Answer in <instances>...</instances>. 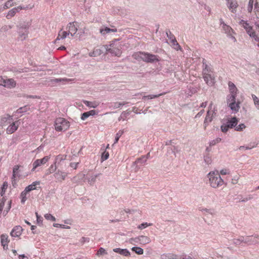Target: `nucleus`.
Listing matches in <instances>:
<instances>
[{
	"instance_id": "nucleus-45",
	"label": "nucleus",
	"mask_w": 259,
	"mask_h": 259,
	"mask_svg": "<svg viewBox=\"0 0 259 259\" xmlns=\"http://www.w3.org/2000/svg\"><path fill=\"white\" fill-rule=\"evenodd\" d=\"M240 24L244 27V28L246 30L251 26L249 25V24L247 22V21L241 20L240 22Z\"/></svg>"
},
{
	"instance_id": "nucleus-4",
	"label": "nucleus",
	"mask_w": 259,
	"mask_h": 259,
	"mask_svg": "<svg viewBox=\"0 0 259 259\" xmlns=\"http://www.w3.org/2000/svg\"><path fill=\"white\" fill-rule=\"evenodd\" d=\"M34 7V5H28L26 6L20 5L16 7L13 8L8 11L6 17L8 19H10L13 17L17 13H19L22 10L32 9Z\"/></svg>"
},
{
	"instance_id": "nucleus-33",
	"label": "nucleus",
	"mask_w": 259,
	"mask_h": 259,
	"mask_svg": "<svg viewBox=\"0 0 259 259\" xmlns=\"http://www.w3.org/2000/svg\"><path fill=\"white\" fill-rule=\"evenodd\" d=\"M246 32L250 37L253 38L256 41L259 40L258 37L256 35L251 27L246 30Z\"/></svg>"
},
{
	"instance_id": "nucleus-26",
	"label": "nucleus",
	"mask_w": 259,
	"mask_h": 259,
	"mask_svg": "<svg viewBox=\"0 0 259 259\" xmlns=\"http://www.w3.org/2000/svg\"><path fill=\"white\" fill-rule=\"evenodd\" d=\"M101 174L99 173L96 175H92L91 176H89L87 178V180L88 181V182L90 184V185H93L96 181V179L99 177Z\"/></svg>"
},
{
	"instance_id": "nucleus-41",
	"label": "nucleus",
	"mask_w": 259,
	"mask_h": 259,
	"mask_svg": "<svg viewBox=\"0 0 259 259\" xmlns=\"http://www.w3.org/2000/svg\"><path fill=\"white\" fill-rule=\"evenodd\" d=\"M251 96L256 108L259 110V98L255 95H252Z\"/></svg>"
},
{
	"instance_id": "nucleus-16",
	"label": "nucleus",
	"mask_w": 259,
	"mask_h": 259,
	"mask_svg": "<svg viewBox=\"0 0 259 259\" xmlns=\"http://www.w3.org/2000/svg\"><path fill=\"white\" fill-rule=\"evenodd\" d=\"M220 21L221 24L223 25L222 27L225 33H227L229 36H231L232 38L234 39L235 40H236L235 38L231 35V33L233 31L232 28L230 26L226 25L223 21L222 19H221Z\"/></svg>"
},
{
	"instance_id": "nucleus-37",
	"label": "nucleus",
	"mask_w": 259,
	"mask_h": 259,
	"mask_svg": "<svg viewBox=\"0 0 259 259\" xmlns=\"http://www.w3.org/2000/svg\"><path fill=\"white\" fill-rule=\"evenodd\" d=\"M21 167L20 165H16L13 167V177L15 178L16 177H20L19 172L20 171L19 168Z\"/></svg>"
},
{
	"instance_id": "nucleus-52",
	"label": "nucleus",
	"mask_w": 259,
	"mask_h": 259,
	"mask_svg": "<svg viewBox=\"0 0 259 259\" xmlns=\"http://www.w3.org/2000/svg\"><path fill=\"white\" fill-rule=\"evenodd\" d=\"M152 225L151 223H143L142 224L139 225L138 227V229L142 230L147 228V227L151 226Z\"/></svg>"
},
{
	"instance_id": "nucleus-46",
	"label": "nucleus",
	"mask_w": 259,
	"mask_h": 259,
	"mask_svg": "<svg viewBox=\"0 0 259 259\" xmlns=\"http://www.w3.org/2000/svg\"><path fill=\"white\" fill-rule=\"evenodd\" d=\"M15 5V4L14 3L11 2L8 0L5 4L3 8L4 9H7L8 8H10V7L14 6Z\"/></svg>"
},
{
	"instance_id": "nucleus-32",
	"label": "nucleus",
	"mask_w": 259,
	"mask_h": 259,
	"mask_svg": "<svg viewBox=\"0 0 259 259\" xmlns=\"http://www.w3.org/2000/svg\"><path fill=\"white\" fill-rule=\"evenodd\" d=\"M69 34V33H68V32L65 31H62V30H61L59 32L58 35L56 40L64 39Z\"/></svg>"
},
{
	"instance_id": "nucleus-13",
	"label": "nucleus",
	"mask_w": 259,
	"mask_h": 259,
	"mask_svg": "<svg viewBox=\"0 0 259 259\" xmlns=\"http://www.w3.org/2000/svg\"><path fill=\"white\" fill-rule=\"evenodd\" d=\"M75 22L69 23L67 26V29L68 30V33L71 34V36H73L77 31V27L74 24Z\"/></svg>"
},
{
	"instance_id": "nucleus-36",
	"label": "nucleus",
	"mask_w": 259,
	"mask_h": 259,
	"mask_svg": "<svg viewBox=\"0 0 259 259\" xmlns=\"http://www.w3.org/2000/svg\"><path fill=\"white\" fill-rule=\"evenodd\" d=\"M161 259H176V255L171 253H164L161 255Z\"/></svg>"
},
{
	"instance_id": "nucleus-14",
	"label": "nucleus",
	"mask_w": 259,
	"mask_h": 259,
	"mask_svg": "<svg viewBox=\"0 0 259 259\" xmlns=\"http://www.w3.org/2000/svg\"><path fill=\"white\" fill-rule=\"evenodd\" d=\"M203 78L206 83L209 86H212L214 83V78L210 74L203 75Z\"/></svg>"
},
{
	"instance_id": "nucleus-49",
	"label": "nucleus",
	"mask_w": 259,
	"mask_h": 259,
	"mask_svg": "<svg viewBox=\"0 0 259 259\" xmlns=\"http://www.w3.org/2000/svg\"><path fill=\"white\" fill-rule=\"evenodd\" d=\"M254 0H249L247 7V11L249 13H251L253 9V6L254 4Z\"/></svg>"
},
{
	"instance_id": "nucleus-56",
	"label": "nucleus",
	"mask_w": 259,
	"mask_h": 259,
	"mask_svg": "<svg viewBox=\"0 0 259 259\" xmlns=\"http://www.w3.org/2000/svg\"><path fill=\"white\" fill-rule=\"evenodd\" d=\"M126 103L125 102H116L114 103L113 107L114 109L119 108H120L122 106L124 105Z\"/></svg>"
},
{
	"instance_id": "nucleus-30",
	"label": "nucleus",
	"mask_w": 259,
	"mask_h": 259,
	"mask_svg": "<svg viewBox=\"0 0 259 259\" xmlns=\"http://www.w3.org/2000/svg\"><path fill=\"white\" fill-rule=\"evenodd\" d=\"M226 123L228 124L230 128H232L236 127L238 123V120L236 117H234L232 118L230 120H229Z\"/></svg>"
},
{
	"instance_id": "nucleus-23",
	"label": "nucleus",
	"mask_w": 259,
	"mask_h": 259,
	"mask_svg": "<svg viewBox=\"0 0 259 259\" xmlns=\"http://www.w3.org/2000/svg\"><path fill=\"white\" fill-rule=\"evenodd\" d=\"M54 176L58 181H62L65 180L67 176V173L61 170H58L54 174Z\"/></svg>"
},
{
	"instance_id": "nucleus-28",
	"label": "nucleus",
	"mask_w": 259,
	"mask_h": 259,
	"mask_svg": "<svg viewBox=\"0 0 259 259\" xmlns=\"http://www.w3.org/2000/svg\"><path fill=\"white\" fill-rule=\"evenodd\" d=\"M39 184L40 182L39 181L34 182L31 184L27 186L24 190L28 193L32 190H35L36 186L39 185Z\"/></svg>"
},
{
	"instance_id": "nucleus-17",
	"label": "nucleus",
	"mask_w": 259,
	"mask_h": 259,
	"mask_svg": "<svg viewBox=\"0 0 259 259\" xmlns=\"http://www.w3.org/2000/svg\"><path fill=\"white\" fill-rule=\"evenodd\" d=\"M22 228L20 226L15 227L11 232V235L12 237H19L21 235Z\"/></svg>"
},
{
	"instance_id": "nucleus-2",
	"label": "nucleus",
	"mask_w": 259,
	"mask_h": 259,
	"mask_svg": "<svg viewBox=\"0 0 259 259\" xmlns=\"http://www.w3.org/2000/svg\"><path fill=\"white\" fill-rule=\"evenodd\" d=\"M106 53H110L112 55L119 57L121 54V47L117 41L112 42L109 45L103 46Z\"/></svg>"
},
{
	"instance_id": "nucleus-50",
	"label": "nucleus",
	"mask_w": 259,
	"mask_h": 259,
	"mask_svg": "<svg viewBox=\"0 0 259 259\" xmlns=\"http://www.w3.org/2000/svg\"><path fill=\"white\" fill-rule=\"evenodd\" d=\"M162 95H163V94H160L158 95H148V96H143V99H152L159 97V96H160Z\"/></svg>"
},
{
	"instance_id": "nucleus-6",
	"label": "nucleus",
	"mask_w": 259,
	"mask_h": 259,
	"mask_svg": "<svg viewBox=\"0 0 259 259\" xmlns=\"http://www.w3.org/2000/svg\"><path fill=\"white\" fill-rule=\"evenodd\" d=\"M50 158V157L49 156H45L42 159H36V160H35L32 163L33 167L31 169V171H35L36 169L38 167L40 166L41 165H44L45 163H46L49 161Z\"/></svg>"
},
{
	"instance_id": "nucleus-43",
	"label": "nucleus",
	"mask_w": 259,
	"mask_h": 259,
	"mask_svg": "<svg viewBox=\"0 0 259 259\" xmlns=\"http://www.w3.org/2000/svg\"><path fill=\"white\" fill-rule=\"evenodd\" d=\"M30 26L28 24H20L17 26V28L18 30H25V31H27Z\"/></svg>"
},
{
	"instance_id": "nucleus-27",
	"label": "nucleus",
	"mask_w": 259,
	"mask_h": 259,
	"mask_svg": "<svg viewBox=\"0 0 259 259\" xmlns=\"http://www.w3.org/2000/svg\"><path fill=\"white\" fill-rule=\"evenodd\" d=\"M1 244L3 246L4 249L5 247L8 248V243L9 242L8 241V236L6 234H2L1 236Z\"/></svg>"
},
{
	"instance_id": "nucleus-34",
	"label": "nucleus",
	"mask_w": 259,
	"mask_h": 259,
	"mask_svg": "<svg viewBox=\"0 0 259 259\" xmlns=\"http://www.w3.org/2000/svg\"><path fill=\"white\" fill-rule=\"evenodd\" d=\"M144 54H145V52H137V53H134L133 55V57L137 60H143Z\"/></svg>"
},
{
	"instance_id": "nucleus-24",
	"label": "nucleus",
	"mask_w": 259,
	"mask_h": 259,
	"mask_svg": "<svg viewBox=\"0 0 259 259\" xmlns=\"http://www.w3.org/2000/svg\"><path fill=\"white\" fill-rule=\"evenodd\" d=\"M64 159H65V158H63V156L58 155L56 158V161L55 162V164H57L58 165L60 164V163L61 162V161H63ZM56 168H57V166H56V165H55L54 169H53L52 170V171L49 170V169H48L47 174L48 175V174L53 173V172H54L56 170Z\"/></svg>"
},
{
	"instance_id": "nucleus-35",
	"label": "nucleus",
	"mask_w": 259,
	"mask_h": 259,
	"mask_svg": "<svg viewBox=\"0 0 259 259\" xmlns=\"http://www.w3.org/2000/svg\"><path fill=\"white\" fill-rule=\"evenodd\" d=\"M233 242L236 245H241L244 243V236H240L238 238H234L233 240Z\"/></svg>"
},
{
	"instance_id": "nucleus-12",
	"label": "nucleus",
	"mask_w": 259,
	"mask_h": 259,
	"mask_svg": "<svg viewBox=\"0 0 259 259\" xmlns=\"http://www.w3.org/2000/svg\"><path fill=\"white\" fill-rule=\"evenodd\" d=\"M135 241L136 242H139L141 244L145 245L149 243L151 241V240L149 237L147 236H140L135 238Z\"/></svg>"
},
{
	"instance_id": "nucleus-21",
	"label": "nucleus",
	"mask_w": 259,
	"mask_h": 259,
	"mask_svg": "<svg viewBox=\"0 0 259 259\" xmlns=\"http://www.w3.org/2000/svg\"><path fill=\"white\" fill-rule=\"evenodd\" d=\"M113 251L118 253L125 256H129L131 255L130 251L127 249H121L120 248H116L113 249Z\"/></svg>"
},
{
	"instance_id": "nucleus-40",
	"label": "nucleus",
	"mask_w": 259,
	"mask_h": 259,
	"mask_svg": "<svg viewBox=\"0 0 259 259\" xmlns=\"http://www.w3.org/2000/svg\"><path fill=\"white\" fill-rule=\"evenodd\" d=\"M171 42L174 46H175V49L177 50H178L180 49V46L178 43L174 35H171Z\"/></svg>"
},
{
	"instance_id": "nucleus-38",
	"label": "nucleus",
	"mask_w": 259,
	"mask_h": 259,
	"mask_svg": "<svg viewBox=\"0 0 259 259\" xmlns=\"http://www.w3.org/2000/svg\"><path fill=\"white\" fill-rule=\"evenodd\" d=\"M236 94H231L228 96L227 99V103L229 105L231 103H234L236 101Z\"/></svg>"
},
{
	"instance_id": "nucleus-7",
	"label": "nucleus",
	"mask_w": 259,
	"mask_h": 259,
	"mask_svg": "<svg viewBox=\"0 0 259 259\" xmlns=\"http://www.w3.org/2000/svg\"><path fill=\"white\" fill-rule=\"evenodd\" d=\"M259 238V235L255 234L252 236H246L244 237V244L247 245L255 244L258 243L257 239Z\"/></svg>"
},
{
	"instance_id": "nucleus-57",
	"label": "nucleus",
	"mask_w": 259,
	"mask_h": 259,
	"mask_svg": "<svg viewBox=\"0 0 259 259\" xmlns=\"http://www.w3.org/2000/svg\"><path fill=\"white\" fill-rule=\"evenodd\" d=\"M229 126L228 125V124H227V123L226 124H223V125H221V131L224 132V133H226L228 131V129L229 128Z\"/></svg>"
},
{
	"instance_id": "nucleus-48",
	"label": "nucleus",
	"mask_w": 259,
	"mask_h": 259,
	"mask_svg": "<svg viewBox=\"0 0 259 259\" xmlns=\"http://www.w3.org/2000/svg\"><path fill=\"white\" fill-rule=\"evenodd\" d=\"M123 131L122 130H120L118 131V132L116 134L114 144L117 143L120 138V137L121 136V135L123 134Z\"/></svg>"
},
{
	"instance_id": "nucleus-18",
	"label": "nucleus",
	"mask_w": 259,
	"mask_h": 259,
	"mask_svg": "<svg viewBox=\"0 0 259 259\" xmlns=\"http://www.w3.org/2000/svg\"><path fill=\"white\" fill-rule=\"evenodd\" d=\"M74 80H75V79H74V78H54V79H51V82L52 83L62 82L63 84H66V82H68L69 81H73Z\"/></svg>"
},
{
	"instance_id": "nucleus-64",
	"label": "nucleus",
	"mask_w": 259,
	"mask_h": 259,
	"mask_svg": "<svg viewBox=\"0 0 259 259\" xmlns=\"http://www.w3.org/2000/svg\"><path fill=\"white\" fill-rule=\"evenodd\" d=\"M109 157V153L106 152H104L103 153L101 157V159L102 161H104L106 159H107Z\"/></svg>"
},
{
	"instance_id": "nucleus-8",
	"label": "nucleus",
	"mask_w": 259,
	"mask_h": 259,
	"mask_svg": "<svg viewBox=\"0 0 259 259\" xmlns=\"http://www.w3.org/2000/svg\"><path fill=\"white\" fill-rule=\"evenodd\" d=\"M158 57L148 53H145L143 61L147 63H153L159 61Z\"/></svg>"
},
{
	"instance_id": "nucleus-5",
	"label": "nucleus",
	"mask_w": 259,
	"mask_h": 259,
	"mask_svg": "<svg viewBox=\"0 0 259 259\" xmlns=\"http://www.w3.org/2000/svg\"><path fill=\"white\" fill-rule=\"evenodd\" d=\"M216 111L217 110L214 108L213 110L208 109L207 111L206 116L203 123V126L205 129L208 125L209 123L211 122L213 117L215 116Z\"/></svg>"
},
{
	"instance_id": "nucleus-11",
	"label": "nucleus",
	"mask_w": 259,
	"mask_h": 259,
	"mask_svg": "<svg viewBox=\"0 0 259 259\" xmlns=\"http://www.w3.org/2000/svg\"><path fill=\"white\" fill-rule=\"evenodd\" d=\"M16 86V82L13 78L5 79L3 87L8 89H13Z\"/></svg>"
},
{
	"instance_id": "nucleus-55",
	"label": "nucleus",
	"mask_w": 259,
	"mask_h": 259,
	"mask_svg": "<svg viewBox=\"0 0 259 259\" xmlns=\"http://www.w3.org/2000/svg\"><path fill=\"white\" fill-rule=\"evenodd\" d=\"M245 127L246 126L244 123H241L238 126H236L235 130L237 131H242Z\"/></svg>"
},
{
	"instance_id": "nucleus-62",
	"label": "nucleus",
	"mask_w": 259,
	"mask_h": 259,
	"mask_svg": "<svg viewBox=\"0 0 259 259\" xmlns=\"http://www.w3.org/2000/svg\"><path fill=\"white\" fill-rule=\"evenodd\" d=\"M104 254H107L106 250L102 247L99 248V250L97 252L98 255H101Z\"/></svg>"
},
{
	"instance_id": "nucleus-44",
	"label": "nucleus",
	"mask_w": 259,
	"mask_h": 259,
	"mask_svg": "<svg viewBox=\"0 0 259 259\" xmlns=\"http://www.w3.org/2000/svg\"><path fill=\"white\" fill-rule=\"evenodd\" d=\"M27 31L23 32L22 30H19V37L22 39H25L27 36Z\"/></svg>"
},
{
	"instance_id": "nucleus-47",
	"label": "nucleus",
	"mask_w": 259,
	"mask_h": 259,
	"mask_svg": "<svg viewBox=\"0 0 259 259\" xmlns=\"http://www.w3.org/2000/svg\"><path fill=\"white\" fill-rule=\"evenodd\" d=\"M13 27V25H4L1 28V31L3 32H6Z\"/></svg>"
},
{
	"instance_id": "nucleus-42",
	"label": "nucleus",
	"mask_w": 259,
	"mask_h": 259,
	"mask_svg": "<svg viewBox=\"0 0 259 259\" xmlns=\"http://www.w3.org/2000/svg\"><path fill=\"white\" fill-rule=\"evenodd\" d=\"M132 250L133 251H135L137 254H139V255L143 254L144 253L143 249L140 247H137V246L133 247L132 248Z\"/></svg>"
},
{
	"instance_id": "nucleus-25",
	"label": "nucleus",
	"mask_w": 259,
	"mask_h": 259,
	"mask_svg": "<svg viewBox=\"0 0 259 259\" xmlns=\"http://www.w3.org/2000/svg\"><path fill=\"white\" fill-rule=\"evenodd\" d=\"M240 102L239 101L235 102L234 103H231L230 104V105H229V107L233 112L236 113L240 109Z\"/></svg>"
},
{
	"instance_id": "nucleus-54",
	"label": "nucleus",
	"mask_w": 259,
	"mask_h": 259,
	"mask_svg": "<svg viewBox=\"0 0 259 259\" xmlns=\"http://www.w3.org/2000/svg\"><path fill=\"white\" fill-rule=\"evenodd\" d=\"M27 192L25 190L22 191L21 193V202L22 203H24L25 201L26 200V194Z\"/></svg>"
},
{
	"instance_id": "nucleus-15",
	"label": "nucleus",
	"mask_w": 259,
	"mask_h": 259,
	"mask_svg": "<svg viewBox=\"0 0 259 259\" xmlns=\"http://www.w3.org/2000/svg\"><path fill=\"white\" fill-rule=\"evenodd\" d=\"M19 126L18 121L13 122L7 128V133L12 134L17 130Z\"/></svg>"
},
{
	"instance_id": "nucleus-60",
	"label": "nucleus",
	"mask_w": 259,
	"mask_h": 259,
	"mask_svg": "<svg viewBox=\"0 0 259 259\" xmlns=\"http://www.w3.org/2000/svg\"><path fill=\"white\" fill-rule=\"evenodd\" d=\"M7 187H8L7 183L4 182L3 185V187L2 188V192H1V196H3L4 195V194L5 193V190L7 188Z\"/></svg>"
},
{
	"instance_id": "nucleus-10",
	"label": "nucleus",
	"mask_w": 259,
	"mask_h": 259,
	"mask_svg": "<svg viewBox=\"0 0 259 259\" xmlns=\"http://www.w3.org/2000/svg\"><path fill=\"white\" fill-rule=\"evenodd\" d=\"M202 68L203 75L209 74L212 72L211 66L207 64V62L205 59H203L202 60Z\"/></svg>"
},
{
	"instance_id": "nucleus-39",
	"label": "nucleus",
	"mask_w": 259,
	"mask_h": 259,
	"mask_svg": "<svg viewBox=\"0 0 259 259\" xmlns=\"http://www.w3.org/2000/svg\"><path fill=\"white\" fill-rule=\"evenodd\" d=\"M228 85H229V90H230L231 93V94H236V92L237 91V88H236V86L235 85V84L233 82L230 81V82H229Z\"/></svg>"
},
{
	"instance_id": "nucleus-19",
	"label": "nucleus",
	"mask_w": 259,
	"mask_h": 259,
	"mask_svg": "<svg viewBox=\"0 0 259 259\" xmlns=\"http://www.w3.org/2000/svg\"><path fill=\"white\" fill-rule=\"evenodd\" d=\"M117 32V29L116 28H115L114 26H112V28H110L107 27H105L104 28H102L100 29V32L103 35H104L106 34L110 33L111 32Z\"/></svg>"
},
{
	"instance_id": "nucleus-22",
	"label": "nucleus",
	"mask_w": 259,
	"mask_h": 259,
	"mask_svg": "<svg viewBox=\"0 0 259 259\" xmlns=\"http://www.w3.org/2000/svg\"><path fill=\"white\" fill-rule=\"evenodd\" d=\"M29 105H25L23 107H20L16 111L14 112V115L23 114L25 113L27 111L30 110Z\"/></svg>"
},
{
	"instance_id": "nucleus-59",
	"label": "nucleus",
	"mask_w": 259,
	"mask_h": 259,
	"mask_svg": "<svg viewBox=\"0 0 259 259\" xmlns=\"http://www.w3.org/2000/svg\"><path fill=\"white\" fill-rule=\"evenodd\" d=\"M254 11L256 17L259 18V5L257 3L254 5Z\"/></svg>"
},
{
	"instance_id": "nucleus-61",
	"label": "nucleus",
	"mask_w": 259,
	"mask_h": 259,
	"mask_svg": "<svg viewBox=\"0 0 259 259\" xmlns=\"http://www.w3.org/2000/svg\"><path fill=\"white\" fill-rule=\"evenodd\" d=\"M204 160L205 162L207 164H209L211 162V159L209 155L205 156L204 157Z\"/></svg>"
},
{
	"instance_id": "nucleus-31",
	"label": "nucleus",
	"mask_w": 259,
	"mask_h": 259,
	"mask_svg": "<svg viewBox=\"0 0 259 259\" xmlns=\"http://www.w3.org/2000/svg\"><path fill=\"white\" fill-rule=\"evenodd\" d=\"M83 103L88 107L95 108L99 105V103L96 102H91L87 100H83Z\"/></svg>"
},
{
	"instance_id": "nucleus-20",
	"label": "nucleus",
	"mask_w": 259,
	"mask_h": 259,
	"mask_svg": "<svg viewBox=\"0 0 259 259\" xmlns=\"http://www.w3.org/2000/svg\"><path fill=\"white\" fill-rule=\"evenodd\" d=\"M105 50L102 46L100 48H97L94 50L93 52L89 53V55L90 57H97L103 53V50Z\"/></svg>"
},
{
	"instance_id": "nucleus-58",
	"label": "nucleus",
	"mask_w": 259,
	"mask_h": 259,
	"mask_svg": "<svg viewBox=\"0 0 259 259\" xmlns=\"http://www.w3.org/2000/svg\"><path fill=\"white\" fill-rule=\"evenodd\" d=\"M45 218L46 219H47L48 220H51L52 221H56L55 218L54 216H53L52 214H49V213L46 214L45 215Z\"/></svg>"
},
{
	"instance_id": "nucleus-63",
	"label": "nucleus",
	"mask_w": 259,
	"mask_h": 259,
	"mask_svg": "<svg viewBox=\"0 0 259 259\" xmlns=\"http://www.w3.org/2000/svg\"><path fill=\"white\" fill-rule=\"evenodd\" d=\"M174 151V155L175 157H177V154L179 153L181 151V148L178 146H173Z\"/></svg>"
},
{
	"instance_id": "nucleus-3",
	"label": "nucleus",
	"mask_w": 259,
	"mask_h": 259,
	"mask_svg": "<svg viewBox=\"0 0 259 259\" xmlns=\"http://www.w3.org/2000/svg\"><path fill=\"white\" fill-rule=\"evenodd\" d=\"M54 125L57 131H65L69 128L70 123L63 118H58L55 120Z\"/></svg>"
},
{
	"instance_id": "nucleus-53",
	"label": "nucleus",
	"mask_w": 259,
	"mask_h": 259,
	"mask_svg": "<svg viewBox=\"0 0 259 259\" xmlns=\"http://www.w3.org/2000/svg\"><path fill=\"white\" fill-rule=\"evenodd\" d=\"M221 141V138H217L215 139H214L213 140H211L209 142V145L210 146H212L215 145L216 144L220 143Z\"/></svg>"
},
{
	"instance_id": "nucleus-9",
	"label": "nucleus",
	"mask_w": 259,
	"mask_h": 259,
	"mask_svg": "<svg viewBox=\"0 0 259 259\" xmlns=\"http://www.w3.org/2000/svg\"><path fill=\"white\" fill-rule=\"evenodd\" d=\"M227 2V6L229 9L233 13L236 12V9L238 6L236 0H226Z\"/></svg>"
},
{
	"instance_id": "nucleus-1",
	"label": "nucleus",
	"mask_w": 259,
	"mask_h": 259,
	"mask_svg": "<svg viewBox=\"0 0 259 259\" xmlns=\"http://www.w3.org/2000/svg\"><path fill=\"white\" fill-rule=\"evenodd\" d=\"M210 186L213 188H217L222 186L224 181L221 177L218 171H210L207 175Z\"/></svg>"
},
{
	"instance_id": "nucleus-51",
	"label": "nucleus",
	"mask_w": 259,
	"mask_h": 259,
	"mask_svg": "<svg viewBox=\"0 0 259 259\" xmlns=\"http://www.w3.org/2000/svg\"><path fill=\"white\" fill-rule=\"evenodd\" d=\"M147 161L146 157L145 156H142L139 158H138L137 160L135 161V163H140L141 164H144Z\"/></svg>"
},
{
	"instance_id": "nucleus-29",
	"label": "nucleus",
	"mask_w": 259,
	"mask_h": 259,
	"mask_svg": "<svg viewBox=\"0 0 259 259\" xmlns=\"http://www.w3.org/2000/svg\"><path fill=\"white\" fill-rule=\"evenodd\" d=\"M11 119H12V116L7 114L1 118L0 121V125L2 126H5L8 121L11 120Z\"/></svg>"
}]
</instances>
